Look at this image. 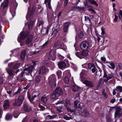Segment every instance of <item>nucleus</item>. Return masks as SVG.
<instances>
[{
    "label": "nucleus",
    "mask_w": 122,
    "mask_h": 122,
    "mask_svg": "<svg viewBox=\"0 0 122 122\" xmlns=\"http://www.w3.org/2000/svg\"><path fill=\"white\" fill-rule=\"evenodd\" d=\"M49 84L51 87H55L56 86V78L55 75H51L48 78Z\"/></svg>",
    "instance_id": "nucleus-1"
},
{
    "label": "nucleus",
    "mask_w": 122,
    "mask_h": 122,
    "mask_svg": "<svg viewBox=\"0 0 122 122\" xmlns=\"http://www.w3.org/2000/svg\"><path fill=\"white\" fill-rule=\"evenodd\" d=\"M81 81L82 82L85 84L86 86L90 87H93L94 86L93 83L89 81L85 80L86 79V77L84 78L83 76L81 77Z\"/></svg>",
    "instance_id": "nucleus-2"
},
{
    "label": "nucleus",
    "mask_w": 122,
    "mask_h": 122,
    "mask_svg": "<svg viewBox=\"0 0 122 122\" xmlns=\"http://www.w3.org/2000/svg\"><path fill=\"white\" fill-rule=\"evenodd\" d=\"M122 116V109L120 107H117L116 108V111L115 113V117H120Z\"/></svg>",
    "instance_id": "nucleus-3"
},
{
    "label": "nucleus",
    "mask_w": 122,
    "mask_h": 122,
    "mask_svg": "<svg viewBox=\"0 0 122 122\" xmlns=\"http://www.w3.org/2000/svg\"><path fill=\"white\" fill-rule=\"evenodd\" d=\"M34 69V67L31 66L30 67H28L27 68H25L24 70V71H22L21 73V76L22 77L23 76V74H25L26 75H28L29 74L27 73V72H30L31 71L33 70Z\"/></svg>",
    "instance_id": "nucleus-4"
},
{
    "label": "nucleus",
    "mask_w": 122,
    "mask_h": 122,
    "mask_svg": "<svg viewBox=\"0 0 122 122\" xmlns=\"http://www.w3.org/2000/svg\"><path fill=\"white\" fill-rule=\"evenodd\" d=\"M92 46V45L89 44L86 41H83L81 44V49H88Z\"/></svg>",
    "instance_id": "nucleus-5"
},
{
    "label": "nucleus",
    "mask_w": 122,
    "mask_h": 122,
    "mask_svg": "<svg viewBox=\"0 0 122 122\" xmlns=\"http://www.w3.org/2000/svg\"><path fill=\"white\" fill-rule=\"evenodd\" d=\"M28 34L25 32H21L18 38V41L19 42H20L22 40L24 39L27 36Z\"/></svg>",
    "instance_id": "nucleus-6"
},
{
    "label": "nucleus",
    "mask_w": 122,
    "mask_h": 122,
    "mask_svg": "<svg viewBox=\"0 0 122 122\" xmlns=\"http://www.w3.org/2000/svg\"><path fill=\"white\" fill-rule=\"evenodd\" d=\"M56 51L54 50H51L49 52V55L50 56V57L48 58V60L50 59H52L53 61H54L56 58L55 54Z\"/></svg>",
    "instance_id": "nucleus-7"
},
{
    "label": "nucleus",
    "mask_w": 122,
    "mask_h": 122,
    "mask_svg": "<svg viewBox=\"0 0 122 122\" xmlns=\"http://www.w3.org/2000/svg\"><path fill=\"white\" fill-rule=\"evenodd\" d=\"M48 69L44 66H42L39 70V73L40 74H43L45 73L48 71Z\"/></svg>",
    "instance_id": "nucleus-8"
},
{
    "label": "nucleus",
    "mask_w": 122,
    "mask_h": 122,
    "mask_svg": "<svg viewBox=\"0 0 122 122\" xmlns=\"http://www.w3.org/2000/svg\"><path fill=\"white\" fill-rule=\"evenodd\" d=\"M33 42L32 38H29L26 40V44L28 47L32 46L33 45Z\"/></svg>",
    "instance_id": "nucleus-9"
},
{
    "label": "nucleus",
    "mask_w": 122,
    "mask_h": 122,
    "mask_svg": "<svg viewBox=\"0 0 122 122\" xmlns=\"http://www.w3.org/2000/svg\"><path fill=\"white\" fill-rule=\"evenodd\" d=\"M29 8H28V13L26 16V18L27 19H28L29 18H30V19H32V18L34 12V10L33 9H32L31 11V12H30L29 11Z\"/></svg>",
    "instance_id": "nucleus-10"
},
{
    "label": "nucleus",
    "mask_w": 122,
    "mask_h": 122,
    "mask_svg": "<svg viewBox=\"0 0 122 122\" xmlns=\"http://www.w3.org/2000/svg\"><path fill=\"white\" fill-rule=\"evenodd\" d=\"M83 106L82 104L78 100H76L74 102V106L76 108H81Z\"/></svg>",
    "instance_id": "nucleus-11"
},
{
    "label": "nucleus",
    "mask_w": 122,
    "mask_h": 122,
    "mask_svg": "<svg viewBox=\"0 0 122 122\" xmlns=\"http://www.w3.org/2000/svg\"><path fill=\"white\" fill-rule=\"evenodd\" d=\"M23 109L24 111L25 112H29L31 110V108L29 105L26 104H24L23 106Z\"/></svg>",
    "instance_id": "nucleus-12"
},
{
    "label": "nucleus",
    "mask_w": 122,
    "mask_h": 122,
    "mask_svg": "<svg viewBox=\"0 0 122 122\" xmlns=\"http://www.w3.org/2000/svg\"><path fill=\"white\" fill-rule=\"evenodd\" d=\"M71 24V22H66L64 23L63 28L64 32H66L67 31L69 26Z\"/></svg>",
    "instance_id": "nucleus-13"
},
{
    "label": "nucleus",
    "mask_w": 122,
    "mask_h": 122,
    "mask_svg": "<svg viewBox=\"0 0 122 122\" xmlns=\"http://www.w3.org/2000/svg\"><path fill=\"white\" fill-rule=\"evenodd\" d=\"M55 93L59 95H61L63 94V92L61 89L59 87H58L55 91Z\"/></svg>",
    "instance_id": "nucleus-14"
},
{
    "label": "nucleus",
    "mask_w": 122,
    "mask_h": 122,
    "mask_svg": "<svg viewBox=\"0 0 122 122\" xmlns=\"http://www.w3.org/2000/svg\"><path fill=\"white\" fill-rule=\"evenodd\" d=\"M88 55V51L87 50H85L82 51L80 54L81 56L82 57H81V58L86 56Z\"/></svg>",
    "instance_id": "nucleus-15"
},
{
    "label": "nucleus",
    "mask_w": 122,
    "mask_h": 122,
    "mask_svg": "<svg viewBox=\"0 0 122 122\" xmlns=\"http://www.w3.org/2000/svg\"><path fill=\"white\" fill-rule=\"evenodd\" d=\"M58 65L59 68L62 69L65 67L66 66V64L64 62L61 61L58 63Z\"/></svg>",
    "instance_id": "nucleus-16"
},
{
    "label": "nucleus",
    "mask_w": 122,
    "mask_h": 122,
    "mask_svg": "<svg viewBox=\"0 0 122 122\" xmlns=\"http://www.w3.org/2000/svg\"><path fill=\"white\" fill-rule=\"evenodd\" d=\"M8 2L7 0H5L1 3V7L4 8H6L8 6Z\"/></svg>",
    "instance_id": "nucleus-17"
},
{
    "label": "nucleus",
    "mask_w": 122,
    "mask_h": 122,
    "mask_svg": "<svg viewBox=\"0 0 122 122\" xmlns=\"http://www.w3.org/2000/svg\"><path fill=\"white\" fill-rule=\"evenodd\" d=\"M4 104L3 105V107L4 109H6L9 106V102L8 100H6L4 101Z\"/></svg>",
    "instance_id": "nucleus-18"
},
{
    "label": "nucleus",
    "mask_w": 122,
    "mask_h": 122,
    "mask_svg": "<svg viewBox=\"0 0 122 122\" xmlns=\"http://www.w3.org/2000/svg\"><path fill=\"white\" fill-rule=\"evenodd\" d=\"M22 103L21 102L19 101L18 99H16L15 102L13 103V105L14 106H20Z\"/></svg>",
    "instance_id": "nucleus-19"
},
{
    "label": "nucleus",
    "mask_w": 122,
    "mask_h": 122,
    "mask_svg": "<svg viewBox=\"0 0 122 122\" xmlns=\"http://www.w3.org/2000/svg\"><path fill=\"white\" fill-rule=\"evenodd\" d=\"M82 115L84 117H87L90 116V114L86 110H85L82 112Z\"/></svg>",
    "instance_id": "nucleus-20"
},
{
    "label": "nucleus",
    "mask_w": 122,
    "mask_h": 122,
    "mask_svg": "<svg viewBox=\"0 0 122 122\" xmlns=\"http://www.w3.org/2000/svg\"><path fill=\"white\" fill-rule=\"evenodd\" d=\"M57 116L56 115H52V116L48 115L46 117V120H47L53 119L56 118Z\"/></svg>",
    "instance_id": "nucleus-21"
},
{
    "label": "nucleus",
    "mask_w": 122,
    "mask_h": 122,
    "mask_svg": "<svg viewBox=\"0 0 122 122\" xmlns=\"http://www.w3.org/2000/svg\"><path fill=\"white\" fill-rule=\"evenodd\" d=\"M6 70L7 72L10 76H11L13 75L15 73L14 71L12 70H9L8 68H6Z\"/></svg>",
    "instance_id": "nucleus-22"
},
{
    "label": "nucleus",
    "mask_w": 122,
    "mask_h": 122,
    "mask_svg": "<svg viewBox=\"0 0 122 122\" xmlns=\"http://www.w3.org/2000/svg\"><path fill=\"white\" fill-rule=\"evenodd\" d=\"M24 99V96L23 95H20L18 97L17 99L22 103Z\"/></svg>",
    "instance_id": "nucleus-23"
},
{
    "label": "nucleus",
    "mask_w": 122,
    "mask_h": 122,
    "mask_svg": "<svg viewBox=\"0 0 122 122\" xmlns=\"http://www.w3.org/2000/svg\"><path fill=\"white\" fill-rule=\"evenodd\" d=\"M115 90L117 92H122V87L120 86H118L116 87L115 89Z\"/></svg>",
    "instance_id": "nucleus-24"
},
{
    "label": "nucleus",
    "mask_w": 122,
    "mask_h": 122,
    "mask_svg": "<svg viewBox=\"0 0 122 122\" xmlns=\"http://www.w3.org/2000/svg\"><path fill=\"white\" fill-rule=\"evenodd\" d=\"M12 117V116L9 114H6L5 117L6 120H9L11 119Z\"/></svg>",
    "instance_id": "nucleus-25"
},
{
    "label": "nucleus",
    "mask_w": 122,
    "mask_h": 122,
    "mask_svg": "<svg viewBox=\"0 0 122 122\" xmlns=\"http://www.w3.org/2000/svg\"><path fill=\"white\" fill-rule=\"evenodd\" d=\"M48 99L47 97L45 96H42L41 99V101L44 103H46Z\"/></svg>",
    "instance_id": "nucleus-26"
},
{
    "label": "nucleus",
    "mask_w": 122,
    "mask_h": 122,
    "mask_svg": "<svg viewBox=\"0 0 122 122\" xmlns=\"http://www.w3.org/2000/svg\"><path fill=\"white\" fill-rule=\"evenodd\" d=\"M109 64L111 66H110L109 65H107V66L110 68L112 69H114L115 67V65L114 63L112 62H109Z\"/></svg>",
    "instance_id": "nucleus-27"
},
{
    "label": "nucleus",
    "mask_w": 122,
    "mask_h": 122,
    "mask_svg": "<svg viewBox=\"0 0 122 122\" xmlns=\"http://www.w3.org/2000/svg\"><path fill=\"white\" fill-rule=\"evenodd\" d=\"M88 1L91 3L92 4L95 5L96 6H98V5L96 1L95 0H88Z\"/></svg>",
    "instance_id": "nucleus-28"
},
{
    "label": "nucleus",
    "mask_w": 122,
    "mask_h": 122,
    "mask_svg": "<svg viewBox=\"0 0 122 122\" xmlns=\"http://www.w3.org/2000/svg\"><path fill=\"white\" fill-rule=\"evenodd\" d=\"M34 22V21L31 20L30 21V23L28 25V29L29 30H30L31 29V28L32 27Z\"/></svg>",
    "instance_id": "nucleus-29"
},
{
    "label": "nucleus",
    "mask_w": 122,
    "mask_h": 122,
    "mask_svg": "<svg viewBox=\"0 0 122 122\" xmlns=\"http://www.w3.org/2000/svg\"><path fill=\"white\" fill-rule=\"evenodd\" d=\"M61 44L60 42L58 41L57 42H56L55 43L54 45V46L56 48H57L58 47H60V45H61Z\"/></svg>",
    "instance_id": "nucleus-30"
},
{
    "label": "nucleus",
    "mask_w": 122,
    "mask_h": 122,
    "mask_svg": "<svg viewBox=\"0 0 122 122\" xmlns=\"http://www.w3.org/2000/svg\"><path fill=\"white\" fill-rule=\"evenodd\" d=\"M25 51H23L21 53L20 56L22 60H23L25 59Z\"/></svg>",
    "instance_id": "nucleus-31"
},
{
    "label": "nucleus",
    "mask_w": 122,
    "mask_h": 122,
    "mask_svg": "<svg viewBox=\"0 0 122 122\" xmlns=\"http://www.w3.org/2000/svg\"><path fill=\"white\" fill-rule=\"evenodd\" d=\"M72 90L74 92L78 90L79 88V87L76 85L72 86Z\"/></svg>",
    "instance_id": "nucleus-32"
},
{
    "label": "nucleus",
    "mask_w": 122,
    "mask_h": 122,
    "mask_svg": "<svg viewBox=\"0 0 122 122\" xmlns=\"http://www.w3.org/2000/svg\"><path fill=\"white\" fill-rule=\"evenodd\" d=\"M88 68L89 69H91L93 68L95 66L94 64L91 63H90L88 64Z\"/></svg>",
    "instance_id": "nucleus-33"
},
{
    "label": "nucleus",
    "mask_w": 122,
    "mask_h": 122,
    "mask_svg": "<svg viewBox=\"0 0 122 122\" xmlns=\"http://www.w3.org/2000/svg\"><path fill=\"white\" fill-rule=\"evenodd\" d=\"M88 10L94 13H96V11L93 9V7L92 6H90L88 7Z\"/></svg>",
    "instance_id": "nucleus-34"
},
{
    "label": "nucleus",
    "mask_w": 122,
    "mask_h": 122,
    "mask_svg": "<svg viewBox=\"0 0 122 122\" xmlns=\"http://www.w3.org/2000/svg\"><path fill=\"white\" fill-rule=\"evenodd\" d=\"M57 75L58 79L61 78L62 74V72L61 71H58L57 72Z\"/></svg>",
    "instance_id": "nucleus-35"
},
{
    "label": "nucleus",
    "mask_w": 122,
    "mask_h": 122,
    "mask_svg": "<svg viewBox=\"0 0 122 122\" xmlns=\"http://www.w3.org/2000/svg\"><path fill=\"white\" fill-rule=\"evenodd\" d=\"M58 49H61L63 50H65L66 49V47L65 45L63 44H61L60 47L57 48Z\"/></svg>",
    "instance_id": "nucleus-36"
},
{
    "label": "nucleus",
    "mask_w": 122,
    "mask_h": 122,
    "mask_svg": "<svg viewBox=\"0 0 122 122\" xmlns=\"http://www.w3.org/2000/svg\"><path fill=\"white\" fill-rule=\"evenodd\" d=\"M41 76H37L36 77L35 79V81L36 82H39L41 80Z\"/></svg>",
    "instance_id": "nucleus-37"
},
{
    "label": "nucleus",
    "mask_w": 122,
    "mask_h": 122,
    "mask_svg": "<svg viewBox=\"0 0 122 122\" xmlns=\"http://www.w3.org/2000/svg\"><path fill=\"white\" fill-rule=\"evenodd\" d=\"M55 93L54 92V93L51 94L50 95V97L52 99H55L56 98V96L55 95Z\"/></svg>",
    "instance_id": "nucleus-38"
},
{
    "label": "nucleus",
    "mask_w": 122,
    "mask_h": 122,
    "mask_svg": "<svg viewBox=\"0 0 122 122\" xmlns=\"http://www.w3.org/2000/svg\"><path fill=\"white\" fill-rule=\"evenodd\" d=\"M26 77L27 80L29 81H31L32 79V76L31 74L29 75Z\"/></svg>",
    "instance_id": "nucleus-39"
},
{
    "label": "nucleus",
    "mask_w": 122,
    "mask_h": 122,
    "mask_svg": "<svg viewBox=\"0 0 122 122\" xmlns=\"http://www.w3.org/2000/svg\"><path fill=\"white\" fill-rule=\"evenodd\" d=\"M65 104L66 106H69L70 105V102L69 99H67L66 100Z\"/></svg>",
    "instance_id": "nucleus-40"
},
{
    "label": "nucleus",
    "mask_w": 122,
    "mask_h": 122,
    "mask_svg": "<svg viewBox=\"0 0 122 122\" xmlns=\"http://www.w3.org/2000/svg\"><path fill=\"white\" fill-rule=\"evenodd\" d=\"M64 119L67 120H69L72 118L71 117H69L66 115L64 116Z\"/></svg>",
    "instance_id": "nucleus-41"
},
{
    "label": "nucleus",
    "mask_w": 122,
    "mask_h": 122,
    "mask_svg": "<svg viewBox=\"0 0 122 122\" xmlns=\"http://www.w3.org/2000/svg\"><path fill=\"white\" fill-rule=\"evenodd\" d=\"M64 80L65 82L67 83H68L69 82V79L66 76L64 77Z\"/></svg>",
    "instance_id": "nucleus-42"
},
{
    "label": "nucleus",
    "mask_w": 122,
    "mask_h": 122,
    "mask_svg": "<svg viewBox=\"0 0 122 122\" xmlns=\"http://www.w3.org/2000/svg\"><path fill=\"white\" fill-rule=\"evenodd\" d=\"M84 34L83 32H81L79 34L78 36L80 39H81L83 38L84 36Z\"/></svg>",
    "instance_id": "nucleus-43"
},
{
    "label": "nucleus",
    "mask_w": 122,
    "mask_h": 122,
    "mask_svg": "<svg viewBox=\"0 0 122 122\" xmlns=\"http://www.w3.org/2000/svg\"><path fill=\"white\" fill-rule=\"evenodd\" d=\"M49 42V39H48L47 41L44 43L42 46H41V48H43Z\"/></svg>",
    "instance_id": "nucleus-44"
},
{
    "label": "nucleus",
    "mask_w": 122,
    "mask_h": 122,
    "mask_svg": "<svg viewBox=\"0 0 122 122\" xmlns=\"http://www.w3.org/2000/svg\"><path fill=\"white\" fill-rule=\"evenodd\" d=\"M63 74H65L66 75H68L69 76H71L69 71L68 70L66 71H64L63 73Z\"/></svg>",
    "instance_id": "nucleus-45"
},
{
    "label": "nucleus",
    "mask_w": 122,
    "mask_h": 122,
    "mask_svg": "<svg viewBox=\"0 0 122 122\" xmlns=\"http://www.w3.org/2000/svg\"><path fill=\"white\" fill-rule=\"evenodd\" d=\"M39 108L40 109V110H41L43 111L45 109V107L43 106L40 105H39Z\"/></svg>",
    "instance_id": "nucleus-46"
},
{
    "label": "nucleus",
    "mask_w": 122,
    "mask_h": 122,
    "mask_svg": "<svg viewBox=\"0 0 122 122\" xmlns=\"http://www.w3.org/2000/svg\"><path fill=\"white\" fill-rule=\"evenodd\" d=\"M68 0H64V6L66 7L68 3Z\"/></svg>",
    "instance_id": "nucleus-47"
},
{
    "label": "nucleus",
    "mask_w": 122,
    "mask_h": 122,
    "mask_svg": "<svg viewBox=\"0 0 122 122\" xmlns=\"http://www.w3.org/2000/svg\"><path fill=\"white\" fill-rule=\"evenodd\" d=\"M63 108L62 107H60L57 108L56 109V110L59 112H62V111L61 110Z\"/></svg>",
    "instance_id": "nucleus-48"
},
{
    "label": "nucleus",
    "mask_w": 122,
    "mask_h": 122,
    "mask_svg": "<svg viewBox=\"0 0 122 122\" xmlns=\"http://www.w3.org/2000/svg\"><path fill=\"white\" fill-rule=\"evenodd\" d=\"M101 60L103 62H105L106 60V59L105 57H101Z\"/></svg>",
    "instance_id": "nucleus-49"
},
{
    "label": "nucleus",
    "mask_w": 122,
    "mask_h": 122,
    "mask_svg": "<svg viewBox=\"0 0 122 122\" xmlns=\"http://www.w3.org/2000/svg\"><path fill=\"white\" fill-rule=\"evenodd\" d=\"M81 53H79V52H77L76 53V55L78 57L80 58H81V55H80Z\"/></svg>",
    "instance_id": "nucleus-50"
},
{
    "label": "nucleus",
    "mask_w": 122,
    "mask_h": 122,
    "mask_svg": "<svg viewBox=\"0 0 122 122\" xmlns=\"http://www.w3.org/2000/svg\"><path fill=\"white\" fill-rule=\"evenodd\" d=\"M19 64H16L13 67V69H16L19 67Z\"/></svg>",
    "instance_id": "nucleus-51"
},
{
    "label": "nucleus",
    "mask_w": 122,
    "mask_h": 122,
    "mask_svg": "<svg viewBox=\"0 0 122 122\" xmlns=\"http://www.w3.org/2000/svg\"><path fill=\"white\" fill-rule=\"evenodd\" d=\"M102 95L104 96V97L106 98H107V95L106 94V92L103 91L102 93Z\"/></svg>",
    "instance_id": "nucleus-52"
},
{
    "label": "nucleus",
    "mask_w": 122,
    "mask_h": 122,
    "mask_svg": "<svg viewBox=\"0 0 122 122\" xmlns=\"http://www.w3.org/2000/svg\"><path fill=\"white\" fill-rule=\"evenodd\" d=\"M114 15L115 18L114 19V21L116 22L117 21V19L118 18V17L117 16L116 14H115Z\"/></svg>",
    "instance_id": "nucleus-53"
},
{
    "label": "nucleus",
    "mask_w": 122,
    "mask_h": 122,
    "mask_svg": "<svg viewBox=\"0 0 122 122\" xmlns=\"http://www.w3.org/2000/svg\"><path fill=\"white\" fill-rule=\"evenodd\" d=\"M59 58L60 60H62L64 58V57L61 55H59Z\"/></svg>",
    "instance_id": "nucleus-54"
},
{
    "label": "nucleus",
    "mask_w": 122,
    "mask_h": 122,
    "mask_svg": "<svg viewBox=\"0 0 122 122\" xmlns=\"http://www.w3.org/2000/svg\"><path fill=\"white\" fill-rule=\"evenodd\" d=\"M43 63L44 65H46L48 67H50V64L47 62H46L45 63L43 62Z\"/></svg>",
    "instance_id": "nucleus-55"
},
{
    "label": "nucleus",
    "mask_w": 122,
    "mask_h": 122,
    "mask_svg": "<svg viewBox=\"0 0 122 122\" xmlns=\"http://www.w3.org/2000/svg\"><path fill=\"white\" fill-rule=\"evenodd\" d=\"M96 68L95 66H94V67H93L92 68V73H94L96 71Z\"/></svg>",
    "instance_id": "nucleus-56"
},
{
    "label": "nucleus",
    "mask_w": 122,
    "mask_h": 122,
    "mask_svg": "<svg viewBox=\"0 0 122 122\" xmlns=\"http://www.w3.org/2000/svg\"><path fill=\"white\" fill-rule=\"evenodd\" d=\"M63 103V102L62 100H60L58 101L57 103H56V105H57L58 104H60L62 103Z\"/></svg>",
    "instance_id": "nucleus-57"
},
{
    "label": "nucleus",
    "mask_w": 122,
    "mask_h": 122,
    "mask_svg": "<svg viewBox=\"0 0 122 122\" xmlns=\"http://www.w3.org/2000/svg\"><path fill=\"white\" fill-rule=\"evenodd\" d=\"M112 76L111 75H110L108 76V77L107 78V80H109V79H111L112 78Z\"/></svg>",
    "instance_id": "nucleus-58"
},
{
    "label": "nucleus",
    "mask_w": 122,
    "mask_h": 122,
    "mask_svg": "<svg viewBox=\"0 0 122 122\" xmlns=\"http://www.w3.org/2000/svg\"><path fill=\"white\" fill-rule=\"evenodd\" d=\"M36 96L35 95L34 96H33L32 98L31 99V102H32V101H33L35 99V98H36Z\"/></svg>",
    "instance_id": "nucleus-59"
},
{
    "label": "nucleus",
    "mask_w": 122,
    "mask_h": 122,
    "mask_svg": "<svg viewBox=\"0 0 122 122\" xmlns=\"http://www.w3.org/2000/svg\"><path fill=\"white\" fill-rule=\"evenodd\" d=\"M102 32L101 34L102 35H104L105 34V31L102 29L101 28Z\"/></svg>",
    "instance_id": "nucleus-60"
},
{
    "label": "nucleus",
    "mask_w": 122,
    "mask_h": 122,
    "mask_svg": "<svg viewBox=\"0 0 122 122\" xmlns=\"http://www.w3.org/2000/svg\"><path fill=\"white\" fill-rule=\"evenodd\" d=\"M85 20H88L89 21L90 20L88 16H85Z\"/></svg>",
    "instance_id": "nucleus-61"
},
{
    "label": "nucleus",
    "mask_w": 122,
    "mask_h": 122,
    "mask_svg": "<svg viewBox=\"0 0 122 122\" xmlns=\"http://www.w3.org/2000/svg\"><path fill=\"white\" fill-rule=\"evenodd\" d=\"M115 101V98L112 99L110 101V102L112 103H114Z\"/></svg>",
    "instance_id": "nucleus-62"
},
{
    "label": "nucleus",
    "mask_w": 122,
    "mask_h": 122,
    "mask_svg": "<svg viewBox=\"0 0 122 122\" xmlns=\"http://www.w3.org/2000/svg\"><path fill=\"white\" fill-rule=\"evenodd\" d=\"M27 122V120L26 117H25L23 119L22 122Z\"/></svg>",
    "instance_id": "nucleus-63"
},
{
    "label": "nucleus",
    "mask_w": 122,
    "mask_h": 122,
    "mask_svg": "<svg viewBox=\"0 0 122 122\" xmlns=\"http://www.w3.org/2000/svg\"><path fill=\"white\" fill-rule=\"evenodd\" d=\"M118 66L119 68L122 69V64L119 63L118 64Z\"/></svg>",
    "instance_id": "nucleus-64"
}]
</instances>
